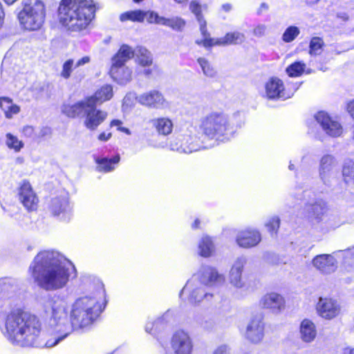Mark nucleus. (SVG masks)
<instances>
[{
	"label": "nucleus",
	"instance_id": "f257e3e1",
	"mask_svg": "<svg viewBox=\"0 0 354 354\" xmlns=\"http://www.w3.org/2000/svg\"><path fill=\"white\" fill-rule=\"evenodd\" d=\"M90 292L76 299L71 306L68 319V303L60 299H50L45 307L46 327L55 335L54 341L46 342L52 347L65 339L73 330L90 327L105 309L108 300L104 285L93 278Z\"/></svg>",
	"mask_w": 354,
	"mask_h": 354
},
{
	"label": "nucleus",
	"instance_id": "f03ea898",
	"mask_svg": "<svg viewBox=\"0 0 354 354\" xmlns=\"http://www.w3.org/2000/svg\"><path fill=\"white\" fill-rule=\"evenodd\" d=\"M16 290L17 286L12 279H0V330L13 345L37 346L41 322L35 315L15 308Z\"/></svg>",
	"mask_w": 354,
	"mask_h": 354
},
{
	"label": "nucleus",
	"instance_id": "7ed1b4c3",
	"mask_svg": "<svg viewBox=\"0 0 354 354\" xmlns=\"http://www.w3.org/2000/svg\"><path fill=\"white\" fill-rule=\"evenodd\" d=\"M29 272L37 285L46 290L62 288L77 276L73 263L55 250L39 252L29 266Z\"/></svg>",
	"mask_w": 354,
	"mask_h": 354
},
{
	"label": "nucleus",
	"instance_id": "20e7f679",
	"mask_svg": "<svg viewBox=\"0 0 354 354\" xmlns=\"http://www.w3.org/2000/svg\"><path fill=\"white\" fill-rule=\"evenodd\" d=\"M113 95V90H97L93 95L74 104H64L62 111L69 118H84V127L90 131H95L108 116L106 111L97 106L111 99Z\"/></svg>",
	"mask_w": 354,
	"mask_h": 354
},
{
	"label": "nucleus",
	"instance_id": "39448f33",
	"mask_svg": "<svg viewBox=\"0 0 354 354\" xmlns=\"http://www.w3.org/2000/svg\"><path fill=\"white\" fill-rule=\"evenodd\" d=\"M92 0H62L58 14L62 24L74 31L85 28L94 14Z\"/></svg>",
	"mask_w": 354,
	"mask_h": 354
},
{
	"label": "nucleus",
	"instance_id": "423d86ee",
	"mask_svg": "<svg viewBox=\"0 0 354 354\" xmlns=\"http://www.w3.org/2000/svg\"><path fill=\"white\" fill-rule=\"evenodd\" d=\"M205 138L215 142L229 140L236 131L227 117L220 113H211L201 120L200 124Z\"/></svg>",
	"mask_w": 354,
	"mask_h": 354
},
{
	"label": "nucleus",
	"instance_id": "0eeeda50",
	"mask_svg": "<svg viewBox=\"0 0 354 354\" xmlns=\"http://www.w3.org/2000/svg\"><path fill=\"white\" fill-rule=\"evenodd\" d=\"M24 8L18 19L24 28L28 30L39 29L45 19V7L41 0H23Z\"/></svg>",
	"mask_w": 354,
	"mask_h": 354
},
{
	"label": "nucleus",
	"instance_id": "6e6552de",
	"mask_svg": "<svg viewBox=\"0 0 354 354\" xmlns=\"http://www.w3.org/2000/svg\"><path fill=\"white\" fill-rule=\"evenodd\" d=\"M213 145L214 144L204 145L203 141L201 143L196 137L183 133L172 136L169 143L171 150L185 153H190Z\"/></svg>",
	"mask_w": 354,
	"mask_h": 354
},
{
	"label": "nucleus",
	"instance_id": "1a4fd4ad",
	"mask_svg": "<svg viewBox=\"0 0 354 354\" xmlns=\"http://www.w3.org/2000/svg\"><path fill=\"white\" fill-rule=\"evenodd\" d=\"M338 161L332 153L324 154L319 160L318 173L322 183L327 187H330L336 180Z\"/></svg>",
	"mask_w": 354,
	"mask_h": 354
},
{
	"label": "nucleus",
	"instance_id": "9d476101",
	"mask_svg": "<svg viewBox=\"0 0 354 354\" xmlns=\"http://www.w3.org/2000/svg\"><path fill=\"white\" fill-rule=\"evenodd\" d=\"M192 278L209 287L218 286L225 282L224 275L219 273L216 268L208 265H203Z\"/></svg>",
	"mask_w": 354,
	"mask_h": 354
},
{
	"label": "nucleus",
	"instance_id": "9b49d317",
	"mask_svg": "<svg viewBox=\"0 0 354 354\" xmlns=\"http://www.w3.org/2000/svg\"><path fill=\"white\" fill-rule=\"evenodd\" d=\"M317 315L325 320L337 317L342 311L339 302L332 297H320L315 306Z\"/></svg>",
	"mask_w": 354,
	"mask_h": 354
},
{
	"label": "nucleus",
	"instance_id": "f8f14e48",
	"mask_svg": "<svg viewBox=\"0 0 354 354\" xmlns=\"http://www.w3.org/2000/svg\"><path fill=\"white\" fill-rule=\"evenodd\" d=\"M304 201L306 217L312 222H320L327 210L326 203L322 199L311 198L308 191L304 192Z\"/></svg>",
	"mask_w": 354,
	"mask_h": 354
},
{
	"label": "nucleus",
	"instance_id": "ddd939ff",
	"mask_svg": "<svg viewBox=\"0 0 354 354\" xmlns=\"http://www.w3.org/2000/svg\"><path fill=\"white\" fill-rule=\"evenodd\" d=\"M49 210L53 216L64 222L69 221L73 216V207L66 195L52 198Z\"/></svg>",
	"mask_w": 354,
	"mask_h": 354
},
{
	"label": "nucleus",
	"instance_id": "4468645a",
	"mask_svg": "<svg viewBox=\"0 0 354 354\" xmlns=\"http://www.w3.org/2000/svg\"><path fill=\"white\" fill-rule=\"evenodd\" d=\"M184 292L188 294V301L192 304H198L204 299L210 301L213 297V295L205 291L203 285L199 283L198 281H196L195 278H191L187 281L180 292V297H181Z\"/></svg>",
	"mask_w": 354,
	"mask_h": 354
},
{
	"label": "nucleus",
	"instance_id": "2eb2a0df",
	"mask_svg": "<svg viewBox=\"0 0 354 354\" xmlns=\"http://www.w3.org/2000/svg\"><path fill=\"white\" fill-rule=\"evenodd\" d=\"M171 347L174 354H191L194 344L190 334L183 329L176 330L171 338Z\"/></svg>",
	"mask_w": 354,
	"mask_h": 354
},
{
	"label": "nucleus",
	"instance_id": "dca6fc26",
	"mask_svg": "<svg viewBox=\"0 0 354 354\" xmlns=\"http://www.w3.org/2000/svg\"><path fill=\"white\" fill-rule=\"evenodd\" d=\"M324 133L332 138L340 137L343 133V127L340 122L332 118L327 113L319 111L314 116Z\"/></svg>",
	"mask_w": 354,
	"mask_h": 354
},
{
	"label": "nucleus",
	"instance_id": "f3484780",
	"mask_svg": "<svg viewBox=\"0 0 354 354\" xmlns=\"http://www.w3.org/2000/svg\"><path fill=\"white\" fill-rule=\"evenodd\" d=\"M261 314L254 315L248 322L245 332V338L253 344L260 343L264 337L265 324Z\"/></svg>",
	"mask_w": 354,
	"mask_h": 354
},
{
	"label": "nucleus",
	"instance_id": "a211bd4d",
	"mask_svg": "<svg viewBox=\"0 0 354 354\" xmlns=\"http://www.w3.org/2000/svg\"><path fill=\"white\" fill-rule=\"evenodd\" d=\"M18 195L19 200L26 209H37L39 200L28 181L23 180L20 183Z\"/></svg>",
	"mask_w": 354,
	"mask_h": 354
},
{
	"label": "nucleus",
	"instance_id": "6ab92c4d",
	"mask_svg": "<svg viewBox=\"0 0 354 354\" xmlns=\"http://www.w3.org/2000/svg\"><path fill=\"white\" fill-rule=\"evenodd\" d=\"M313 266L323 274H330L337 268V261L332 254H318L312 260Z\"/></svg>",
	"mask_w": 354,
	"mask_h": 354
},
{
	"label": "nucleus",
	"instance_id": "aec40b11",
	"mask_svg": "<svg viewBox=\"0 0 354 354\" xmlns=\"http://www.w3.org/2000/svg\"><path fill=\"white\" fill-rule=\"evenodd\" d=\"M245 41V36L243 33L235 31L227 32L223 37L218 39H206L203 42V46L207 48L213 46H229L237 45Z\"/></svg>",
	"mask_w": 354,
	"mask_h": 354
},
{
	"label": "nucleus",
	"instance_id": "412c9836",
	"mask_svg": "<svg viewBox=\"0 0 354 354\" xmlns=\"http://www.w3.org/2000/svg\"><path fill=\"white\" fill-rule=\"evenodd\" d=\"M261 241L260 232L254 229H245L237 233L236 242L243 248H250L257 245Z\"/></svg>",
	"mask_w": 354,
	"mask_h": 354
},
{
	"label": "nucleus",
	"instance_id": "4be33fe9",
	"mask_svg": "<svg viewBox=\"0 0 354 354\" xmlns=\"http://www.w3.org/2000/svg\"><path fill=\"white\" fill-rule=\"evenodd\" d=\"M263 308L271 310L273 313H279L285 306L284 298L276 292H270L263 295L259 301Z\"/></svg>",
	"mask_w": 354,
	"mask_h": 354
},
{
	"label": "nucleus",
	"instance_id": "5701e85b",
	"mask_svg": "<svg viewBox=\"0 0 354 354\" xmlns=\"http://www.w3.org/2000/svg\"><path fill=\"white\" fill-rule=\"evenodd\" d=\"M138 102L142 105L156 109L162 108L165 104L162 95L157 90H151L140 95Z\"/></svg>",
	"mask_w": 354,
	"mask_h": 354
},
{
	"label": "nucleus",
	"instance_id": "b1692460",
	"mask_svg": "<svg viewBox=\"0 0 354 354\" xmlns=\"http://www.w3.org/2000/svg\"><path fill=\"white\" fill-rule=\"evenodd\" d=\"M174 319V313L167 310L161 317H158L153 322H148L145 326V331L154 336L162 330L166 325Z\"/></svg>",
	"mask_w": 354,
	"mask_h": 354
},
{
	"label": "nucleus",
	"instance_id": "393cba45",
	"mask_svg": "<svg viewBox=\"0 0 354 354\" xmlns=\"http://www.w3.org/2000/svg\"><path fill=\"white\" fill-rule=\"evenodd\" d=\"M317 335L315 324L310 319H303L299 325V337L304 343H312Z\"/></svg>",
	"mask_w": 354,
	"mask_h": 354
},
{
	"label": "nucleus",
	"instance_id": "a878e982",
	"mask_svg": "<svg viewBox=\"0 0 354 354\" xmlns=\"http://www.w3.org/2000/svg\"><path fill=\"white\" fill-rule=\"evenodd\" d=\"M134 50L127 44H122L117 53L111 58V68L124 67L134 57Z\"/></svg>",
	"mask_w": 354,
	"mask_h": 354
},
{
	"label": "nucleus",
	"instance_id": "bb28decb",
	"mask_svg": "<svg viewBox=\"0 0 354 354\" xmlns=\"http://www.w3.org/2000/svg\"><path fill=\"white\" fill-rule=\"evenodd\" d=\"M153 127L159 136L170 135L174 129L173 121L167 117H160L151 120Z\"/></svg>",
	"mask_w": 354,
	"mask_h": 354
},
{
	"label": "nucleus",
	"instance_id": "cd10ccee",
	"mask_svg": "<svg viewBox=\"0 0 354 354\" xmlns=\"http://www.w3.org/2000/svg\"><path fill=\"white\" fill-rule=\"evenodd\" d=\"M120 160L119 155L111 158L106 157H95L96 169L100 172L108 173L113 171Z\"/></svg>",
	"mask_w": 354,
	"mask_h": 354
},
{
	"label": "nucleus",
	"instance_id": "c85d7f7f",
	"mask_svg": "<svg viewBox=\"0 0 354 354\" xmlns=\"http://www.w3.org/2000/svg\"><path fill=\"white\" fill-rule=\"evenodd\" d=\"M215 252V245L212 239L209 236H203L198 241V252L203 257H211Z\"/></svg>",
	"mask_w": 354,
	"mask_h": 354
},
{
	"label": "nucleus",
	"instance_id": "c756f323",
	"mask_svg": "<svg viewBox=\"0 0 354 354\" xmlns=\"http://www.w3.org/2000/svg\"><path fill=\"white\" fill-rule=\"evenodd\" d=\"M110 74L111 77L120 84L123 85L131 80V71L128 67L111 68Z\"/></svg>",
	"mask_w": 354,
	"mask_h": 354
},
{
	"label": "nucleus",
	"instance_id": "7c9ffc66",
	"mask_svg": "<svg viewBox=\"0 0 354 354\" xmlns=\"http://www.w3.org/2000/svg\"><path fill=\"white\" fill-rule=\"evenodd\" d=\"M261 95L268 100L283 101L294 95L293 90H262Z\"/></svg>",
	"mask_w": 354,
	"mask_h": 354
},
{
	"label": "nucleus",
	"instance_id": "2f4dec72",
	"mask_svg": "<svg viewBox=\"0 0 354 354\" xmlns=\"http://www.w3.org/2000/svg\"><path fill=\"white\" fill-rule=\"evenodd\" d=\"M134 52L138 63L142 66H149L153 64L152 55L146 48L138 46Z\"/></svg>",
	"mask_w": 354,
	"mask_h": 354
},
{
	"label": "nucleus",
	"instance_id": "473e14b6",
	"mask_svg": "<svg viewBox=\"0 0 354 354\" xmlns=\"http://www.w3.org/2000/svg\"><path fill=\"white\" fill-rule=\"evenodd\" d=\"M0 108L4 111L6 117L9 119L20 111L19 106L13 104L10 99L5 97H0Z\"/></svg>",
	"mask_w": 354,
	"mask_h": 354
},
{
	"label": "nucleus",
	"instance_id": "72a5a7b5",
	"mask_svg": "<svg viewBox=\"0 0 354 354\" xmlns=\"http://www.w3.org/2000/svg\"><path fill=\"white\" fill-rule=\"evenodd\" d=\"M161 25L166 26L177 32H182L186 26V21L180 17H162Z\"/></svg>",
	"mask_w": 354,
	"mask_h": 354
},
{
	"label": "nucleus",
	"instance_id": "f704fd0d",
	"mask_svg": "<svg viewBox=\"0 0 354 354\" xmlns=\"http://www.w3.org/2000/svg\"><path fill=\"white\" fill-rule=\"evenodd\" d=\"M342 176L344 182L347 184H354V162L348 160L344 163Z\"/></svg>",
	"mask_w": 354,
	"mask_h": 354
},
{
	"label": "nucleus",
	"instance_id": "c9c22d12",
	"mask_svg": "<svg viewBox=\"0 0 354 354\" xmlns=\"http://www.w3.org/2000/svg\"><path fill=\"white\" fill-rule=\"evenodd\" d=\"M337 253L345 258L344 266L348 272L354 274V248L339 251Z\"/></svg>",
	"mask_w": 354,
	"mask_h": 354
},
{
	"label": "nucleus",
	"instance_id": "e433bc0d",
	"mask_svg": "<svg viewBox=\"0 0 354 354\" xmlns=\"http://www.w3.org/2000/svg\"><path fill=\"white\" fill-rule=\"evenodd\" d=\"M144 12L140 10H133L122 13L120 19L122 21L131 20L134 22H143L144 21Z\"/></svg>",
	"mask_w": 354,
	"mask_h": 354
},
{
	"label": "nucleus",
	"instance_id": "4c0bfd02",
	"mask_svg": "<svg viewBox=\"0 0 354 354\" xmlns=\"http://www.w3.org/2000/svg\"><path fill=\"white\" fill-rule=\"evenodd\" d=\"M6 145L10 149H13L15 152H19L24 147V145L21 140L10 133L6 135Z\"/></svg>",
	"mask_w": 354,
	"mask_h": 354
},
{
	"label": "nucleus",
	"instance_id": "58836bf2",
	"mask_svg": "<svg viewBox=\"0 0 354 354\" xmlns=\"http://www.w3.org/2000/svg\"><path fill=\"white\" fill-rule=\"evenodd\" d=\"M324 45V42L321 37H315L310 40L309 45V53L311 55H320L322 51V48Z\"/></svg>",
	"mask_w": 354,
	"mask_h": 354
},
{
	"label": "nucleus",
	"instance_id": "ea45409f",
	"mask_svg": "<svg viewBox=\"0 0 354 354\" xmlns=\"http://www.w3.org/2000/svg\"><path fill=\"white\" fill-rule=\"evenodd\" d=\"M230 283L238 289L243 288L245 286V282L243 278V274L230 271L229 272Z\"/></svg>",
	"mask_w": 354,
	"mask_h": 354
},
{
	"label": "nucleus",
	"instance_id": "a19ab883",
	"mask_svg": "<svg viewBox=\"0 0 354 354\" xmlns=\"http://www.w3.org/2000/svg\"><path fill=\"white\" fill-rule=\"evenodd\" d=\"M248 259L243 255L236 257L233 261L230 271L243 274Z\"/></svg>",
	"mask_w": 354,
	"mask_h": 354
},
{
	"label": "nucleus",
	"instance_id": "79ce46f5",
	"mask_svg": "<svg viewBox=\"0 0 354 354\" xmlns=\"http://www.w3.org/2000/svg\"><path fill=\"white\" fill-rule=\"evenodd\" d=\"M136 100H138V97H137L133 92L128 93L123 100L122 106V111L124 113H129L134 105V102Z\"/></svg>",
	"mask_w": 354,
	"mask_h": 354
},
{
	"label": "nucleus",
	"instance_id": "37998d69",
	"mask_svg": "<svg viewBox=\"0 0 354 354\" xmlns=\"http://www.w3.org/2000/svg\"><path fill=\"white\" fill-rule=\"evenodd\" d=\"M306 65L301 62H295L286 68L287 73L291 77L301 75L304 71Z\"/></svg>",
	"mask_w": 354,
	"mask_h": 354
},
{
	"label": "nucleus",
	"instance_id": "c03bdc74",
	"mask_svg": "<svg viewBox=\"0 0 354 354\" xmlns=\"http://www.w3.org/2000/svg\"><path fill=\"white\" fill-rule=\"evenodd\" d=\"M299 29L296 26L288 27L282 35V39L285 42L293 41L299 34Z\"/></svg>",
	"mask_w": 354,
	"mask_h": 354
},
{
	"label": "nucleus",
	"instance_id": "a18cd8bd",
	"mask_svg": "<svg viewBox=\"0 0 354 354\" xmlns=\"http://www.w3.org/2000/svg\"><path fill=\"white\" fill-rule=\"evenodd\" d=\"M75 68L74 60L69 59L63 64L60 75L64 79H68L71 75L72 71Z\"/></svg>",
	"mask_w": 354,
	"mask_h": 354
},
{
	"label": "nucleus",
	"instance_id": "49530a36",
	"mask_svg": "<svg viewBox=\"0 0 354 354\" xmlns=\"http://www.w3.org/2000/svg\"><path fill=\"white\" fill-rule=\"evenodd\" d=\"M197 61L200 64L201 67L202 68V70L205 75L209 77H213L215 75L216 72L214 69L213 68V67L211 66V65L209 64L207 59L203 57H200L198 59Z\"/></svg>",
	"mask_w": 354,
	"mask_h": 354
},
{
	"label": "nucleus",
	"instance_id": "de8ad7c7",
	"mask_svg": "<svg viewBox=\"0 0 354 354\" xmlns=\"http://www.w3.org/2000/svg\"><path fill=\"white\" fill-rule=\"evenodd\" d=\"M189 10L195 15L197 21L205 19L202 13V6L196 1L189 3Z\"/></svg>",
	"mask_w": 354,
	"mask_h": 354
},
{
	"label": "nucleus",
	"instance_id": "09e8293b",
	"mask_svg": "<svg viewBox=\"0 0 354 354\" xmlns=\"http://www.w3.org/2000/svg\"><path fill=\"white\" fill-rule=\"evenodd\" d=\"M144 14V19H147L149 24H156L161 25L163 17L159 16L157 12L153 11H145Z\"/></svg>",
	"mask_w": 354,
	"mask_h": 354
},
{
	"label": "nucleus",
	"instance_id": "8fccbe9b",
	"mask_svg": "<svg viewBox=\"0 0 354 354\" xmlns=\"http://www.w3.org/2000/svg\"><path fill=\"white\" fill-rule=\"evenodd\" d=\"M280 220L278 216H273L270 218L268 221L265 224L269 232L272 234H276L279 227Z\"/></svg>",
	"mask_w": 354,
	"mask_h": 354
},
{
	"label": "nucleus",
	"instance_id": "3c124183",
	"mask_svg": "<svg viewBox=\"0 0 354 354\" xmlns=\"http://www.w3.org/2000/svg\"><path fill=\"white\" fill-rule=\"evenodd\" d=\"M198 22L200 25L201 32L202 35L203 36L204 39L201 41H196V42L198 45L202 44L203 46V42L206 39H212V38L209 37V34L208 33L207 30L206 21L205 19H203V20L198 21Z\"/></svg>",
	"mask_w": 354,
	"mask_h": 354
},
{
	"label": "nucleus",
	"instance_id": "603ef678",
	"mask_svg": "<svg viewBox=\"0 0 354 354\" xmlns=\"http://www.w3.org/2000/svg\"><path fill=\"white\" fill-rule=\"evenodd\" d=\"M123 122L120 120H113L110 123L111 127H116L117 130L121 132H123L126 133L127 135H131V131L126 127H123L122 125Z\"/></svg>",
	"mask_w": 354,
	"mask_h": 354
},
{
	"label": "nucleus",
	"instance_id": "864d4df0",
	"mask_svg": "<svg viewBox=\"0 0 354 354\" xmlns=\"http://www.w3.org/2000/svg\"><path fill=\"white\" fill-rule=\"evenodd\" d=\"M283 82L277 77H272L266 84V88H280Z\"/></svg>",
	"mask_w": 354,
	"mask_h": 354
},
{
	"label": "nucleus",
	"instance_id": "5fc2aeb1",
	"mask_svg": "<svg viewBox=\"0 0 354 354\" xmlns=\"http://www.w3.org/2000/svg\"><path fill=\"white\" fill-rule=\"evenodd\" d=\"M21 133L26 137L31 138L33 139L36 138L37 131H35V129L32 126L27 125L24 127L21 130Z\"/></svg>",
	"mask_w": 354,
	"mask_h": 354
},
{
	"label": "nucleus",
	"instance_id": "6e6d98bb",
	"mask_svg": "<svg viewBox=\"0 0 354 354\" xmlns=\"http://www.w3.org/2000/svg\"><path fill=\"white\" fill-rule=\"evenodd\" d=\"M267 27L264 24L257 25L252 30L253 35L257 37H261L266 35Z\"/></svg>",
	"mask_w": 354,
	"mask_h": 354
},
{
	"label": "nucleus",
	"instance_id": "4d7b16f0",
	"mask_svg": "<svg viewBox=\"0 0 354 354\" xmlns=\"http://www.w3.org/2000/svg\"><path fill=\"white\" fill-rule=\"evenodd\" d=\"M51 129L48 127H43L37 131L36 138H43L50 135Z\"/></svg>",
	"mask_w": 354,
	"mask_h": 354
},
{
	"label": "nucleus",
	"instance_id": "13d9d810",
	"mask_svg": "<svg viewBox=\"0 0 354 354\" xmlns=\"http://www.w3.org/2000/svg\"><path fill=\"white\" fill-rule=\"evenodd\" d=\"M212 354H230V350L227 345L223 344L218 346Z\"/></svg>",
	"mask_w": 354,
	"mask_h": 354
},
{
	"label": "nucleus",
	"instance_id": "bf43d9fd",
	"mask_svg": "<svg viewBox=\"0 0 354 354\" xmlns=\"http://www.w3.org/2000/svg\"><path fill=\"white\" fill-rule=\"evenodd\" d=\"M346 111L351 118L354 120V99L347 103Z\"/></svg>",
	"mask_w": 354,
	"mask_h": 354
},
{
	"label": "nucleus",
	"instance_id": "052dcab7",
	"mask_svg": "<svg viewBox=\"0 0 354 354\" xmlns=\"http://www.w3.org/2000/svg\"><path fill=\"white\" fill-rule=\"evenodd\" d=\"M90 61H91L90 57L84 56L76 62V63L75 64V68H78L81 66L88 64L90 62Z\"/></svg>",
	"mask_w": 354,
	"mask_h": 354
},
{
	"label": "nucleus",
	"instance_id": "680f3d73",
	"mask_svg": "<svg viewBox=\"0 0 354 354\" xmlns=\"http://www.w3.org/2000/svg\"><path fill=\"white\" fill-rule=\"evenodd\" d=\"M111 133L102 132L98 135L97 139L102 142H106L111 138Z\"/></svg>",
	"mask_w": 354,
	"mask_h": 354
},
{
	"label": "nucleus",
	"instance_id": "e2e57ef3",
	"mask_svg": "<svg viewBox=\"0 0 354 354\" xmlns=\"http://www.w3.org/2000/svg\"><path fill=\"white\" fill-rule=\"evenodd\" d=\"M342 354H354V348L350 347L345 348Z\"/></svg>",
	"mask_w": 354,
	"mask_h": 354
},
{
	"label": "nucleus",
	"instance_id": "0e129e2a",
	"mask_svg": "<svg viewBox=\"0 0 354 354\" xmlns=\"http://www.w3.org/2000/svg\"><path fill=\"white\" fill-rule=\"evenodd\" d=\"M268 9V6L266 3H262L260 6V8L258 10V13L260 14L263 10H267Z\"/></svg>",
	"mask_w": 354,
	"mask_h": 354
},
{
	"label": "nucleus",
	"instance_id": "69168bd1",
	"mask_svg": "<svg viewBox=\"0 0 354 354\" xmlns=\"http://www.w3.org/2000/svg\"><path fill=\"white\" fill-rule=\"evenodd\" d=\"M222 8L225 12H229L232 9V6L230 3H225L222 6Z\"/></svg>",
	"mask_w": 354,
	"mask_h": 354
},
{
	"label": "nucleus",
	"instance_id": "338daca9",
	"mask_svg": "<svg viewBox=\"0 0 354 354\" xmlns=\"http://www.w3.org/2000/svg\"><path fill=\"white\" fill-rule=\"evenodd\" d=\"M200 220L199 219H196L194 221V222L193 223L192 227L193 229H196V228H198L199 227V225H200Z\"/></svg>",
	"mask_w": 354,
	"mask_h": 354
},
{
	"label": "nucleus",
	"instance_id": "774afa93",
	"mask_svg": "<svg viewBox=\"0 0 354 354\" xmlns=\"http://www.w3.org/2000/svg\"><path fill=\"white\" fill-rule=\"evenodd\" d=\"M151 70L149 69V68H147V69H144L143 70V73L146 75V76H149L151 74Z\"/></svg>",
	"mask_w": 354,
	"mask_h": 354
}]
</instances>
